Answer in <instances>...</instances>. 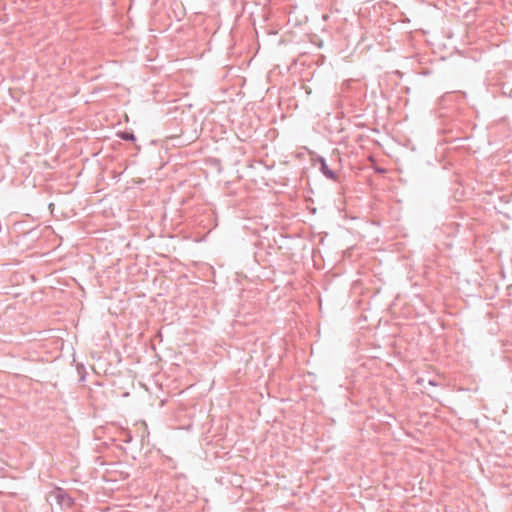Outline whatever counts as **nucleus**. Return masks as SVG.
Returning <instances> with one entry per match:
<instances>
[{
	"label": "nucleus",
	"mask_w": 512,
	"mask_h": 512,
	"mask_svg": "<svg viewBox=\"0 0 512 512\" xmlns=\"http://www.w3.org/2000/svg\"><path fill=\"white\" fill-rule=\"evenodd\" d=\"M51 497L62 507H71L73 505V499L62 489H57Z\"/></svg>",
	"instance_id": "f257e3e1"
},
{
	"label": "nucleus",
	"mask_w": 512,
	"mask_h": 512,
	"mask_svg": "<svg viewBox=\"0 0 512 512\" xmlns=\"http://www.w3.org/2000/svg\"><path fill=\"white\" fill-rule=\"evenodd\" d=\"M318 161L320 163V171L323 173V175H325L328 179L336 180V173L329 168L326 160L323 157H319Z\"/></svg>",
	"instance_id": "f03ea898"
},
{
	"label": "nucleus",
	"mask_w": 512,
	"mask_h": 512,
	"mask_svg": "<svg viewBox=\"0 0 512 512\" xmlns=\"http://www.w3.org/2000/svg\"><path fill=\"white\" fill-rule=\"evenodd\" d=\"M120 137L125 141H135V135L132 132H122Z\"/></svg>",
	"instance_id": "7ed1b4c3"
}]
</instances>
